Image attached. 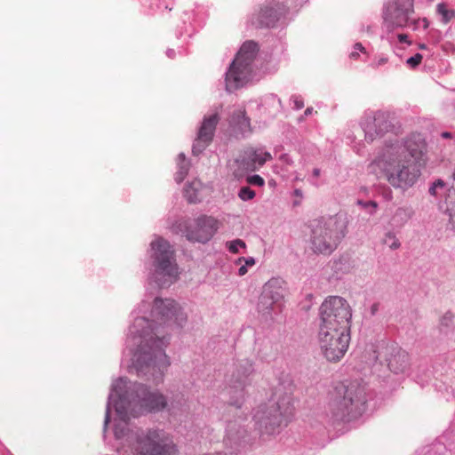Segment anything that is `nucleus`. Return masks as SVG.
Here are the masks:
<instances>
[{
	"label": "nucleus",
	"mask_w": 455,
	"mask_h": 455,
	"mask_svg": "<svg viewBox=\"0 0 455 455\" xmlns=\"http://www.w3.org/2000/svg\"><path fill=\"white\" fill-rule=\"evenodd\" d=\"M113 404L116 418L114 435L119 443V451L133 455H176V448L169 435L159 428L132 427L129 421L147 413H156L168 406L166 396L158 390L151 391L146 385L130 382L120 377L111 384L108 397L103 436L110 421V406Z\"/></svg>",
	"instance_id": "obj_1"
},
{
	"label": "nucleus",
	"mask_w": 455,
	"mask_h": 455,
	"mask_svg": "<svg viewBox=\"0 0 455 455\" xmlns=\"http://www.w3.org/2000/svg\"><path fill=\"white\" fill-rule=\"evenodd\" d=\"M132 316L133 322L129 326L122 363L127 360L130 372L145 376L158 385L170 365L165 354L170 341L168 330L182 327L187 315L175 300L155 298L153 304L142 300Z\"/></svg>",
	"instance_id": "obj_2"
},
{
	"label": "nucleus",
	"mask_w": 455,
	"mask_h": 455,
	"mask_svg": "<svg viewBox=\"0 0 455 455\" xmlns=\"http://www.w3.org/2000/svg\"><path fill=\"white\" fill-rule=\"evenodd\" d=\"M366 385L358 380L340 383L335 387L329 410L333 422L355 419L365 411Z\"/></svg>",
	"instance_id": "obj_3"
},
{
	"label": "nucleus",
	"mask_w": 455,
	"mask_h": 455,
	"mask_svg": "<svg viewBox=\"0 0 455 455\" xmlns=\"http://www.w3.org/2000/svg\"><path fill=\"white\" fill-rule=\"evenodd\" d=\"M294 411L291 394H279L276 390L273 397L260 404L253 414L254 427L260 435H272L279 433L282 426H286Z\"/></svg>",
	"instance_id": "obj_4"
},
{
	"label": "nucleus",
	"mask_w": 455,
	"mask_h": 455,
	"mask_svg": "<svg viewBox=\"0 0 455 455\" xmlns=\"http://www.w3.org/2000/svg\"><path fill=\"white\" fill-rule=\"evenodd\" d=\"M149 280L159 288L169 286L176 282L179 276V267L176 262L175 251L164 238L156 235L150 243Z\"/></svg>",
	"instance_id": "obj_5"
},
{
	"label": "nucleus",
	"mask_w": 455,
	"mask_h": 455,
	"mask_svg": "<svg viewBox=\"0 0 455 455\" xmlns=\"http://www.w3.org/2000/svg\"><path fill=\"white\" fill-rule=\"evenodd\" d=\"M398 152L399 148L385 147L377 159V164L392 187L407 189L415 184L420 172L412 160L400 156Z\"/></svg>",
	"instance_id": "obj_6"
},
{
	"label": "nucleus",
	"mask_w": 455,
	"mask_h": 455,
	"mask_svg": "<svg viewBox=\"0 0 455 455\" xmlns=\"http://www.w3.org/2000/svg\"><path fill=\"white\" fill-rule=\"evenodd\" d=\"M347 221L340 215L315 220L311 225L310 244L315 253L329 255L347 233Z\"/></svg>",
	"instance_id": "obj_7"
},
{
	"label": "nucleus",
	"mask_w": 455,
	"mask_h": 455,
	"mask_svg": "<svg viewBox=\"0 0 455 455\" xmlns=\"http://www.w3.org/2000/svg\"><path fill=\"white\" fill-rule=\"evenodd\" d=\"M258 50V44L253 41H246L243 44L226 72L225 84L228 92L243 87L252 78L253 62Z\"/></svg>",
	"instance_id": "obj_8"
},
{
	"label": "nucleus",
	"mask_w": 455,
	"mask_h": 455,
	"mask_svg": "<svg viewBox=\"0 0 455 455\" xmlns=\"http://www.w3.org/2000/svg\"><path fill=\"white\" fill-rule=\"evenodd\" d=\"M352 310L347 301L339 296H330L319 307L318 331H350Z\"/></svg>",
	"instance_id": "obj_9"
},
{
	"label": "nucleus",
	"mask_w": 455,
	"mask_h": 455,
	"mask_svg": "<svg viewBox=\"0 0 455 455\" xmlns=\"http://www.w3.org/2000/svg\"><path fill=\"white\" fill-rule=\"evenodd\" d=\"M413 14L414 0H391L383 11L384 26L388 31L404 28L417 30L419 27L427 29L429 27L427 18H414Z\"/></svg>",
	"instance_id": "obj_10"
},
{
	"label": "nucleus",
	"mask_w": 455,
	"mask_h": 455,
	"mask_svg": "<svg viewBox=\"0 0 455 455\" xmlns=\"http://www.w3.org/2000/svg\"><path fill=\"white\" fill-rule=\"evenodd\" d=\"M254 371L251 360L243 359L234 364L233 370L226 378V385L222 395L228 398V403L236 408H241L246 395V387L251 384V375Z\"/></svg>",
	"instance_id": "obj_11"
},
{
	"label": "nucleus",
	"mask_w": 455,
	"mask_h": 455,
	"mask_svg": "<svg viewBox=\"0 0 455 455\" xmlns=\"http://www.w3.org/2000/svg\"><path fill=\"white\" fill-rule=\"evenodd\" d=\"M350 340V333L339 331H318L320 350L329 362H339L345 355Z\"/></svg>",
	"instance_id": "obj_12"
},
{
	"label": "nucleus",
	"mask_w": 455,
	"mask_h": 455,
	"mask_svg": "<svg viewBox=\"0 0 455 455\" xmlns=\"http://www.w3.org/2000/svg\"><path fill=\"white\" fill-rule=\"evenodd\" d=\"M367 142L381 138L392 129L390 114L387 111L367 110L360 122Z\"/></svg>",
	"instance_id": "obj_13"
},
{
	"label": "nucleus",
	"mask_w": 455,
	"mask_h": 455,
	"mask_svg": "<svg viewBox=\"0 0 455 455\" xmlns=\"http://www.w3.org/2000/svg\"><path fill=\"white\" fill-rule=\"evenodd\" d=\"M288 12V7L275 0H267L255 11L250 22L255 28H273Z\"/></svg>",
	"instance_id": "obj_14"
},
{
	"label": "nucleus",
	"mask_w": 455,
	"mask_h": 455,
	"mask_svg": "<svg viewBox=\"0 0 455 455\" xmlns=\"http://www.w3.org/2000/svg\"><path fill=\"white\" fill-rule=\"evenodd\" d=\"M272 158L271 154L263 148H248L235 162L233 174L235 179L244 178L249 172H255Z\"/></svg>",
	"instance_id": "obj_15"
},
{
	"label": "nucleus",
	"mask_w": 455,
	"mask_h": 455,
	"mask_svg": "<svg viewBox=\"0 0 455 455\" xmlns=\"http://www.w3.org/2000/svg\"><path fill=\"white\" fill-rule=\"evenodd\" d=\"M218 221L208 216H201L185 225V235L188 241L206 243L216 233Z\"/></svg>",
	"instance_id": "obj_16"
},
{
	"label": "nucleus",
	"mask_w": 455,
	"mask_h": 455,
	"mask_svg": "<svg viewBox=\"0 0 455 455\" xmlns=\"http://www.w3.org/2000/svg\"><path fill=\"white\" fill-rule=\"evenodd\" d=\"M378 357L384 358L388 369L394 374L404 375L410 370L409 354L396 344H387L379 352Z\"/></svg>",
	"instance_id": "obj_17"
},
{
	"label": "nucleus",
	"mask_w": 455,
	"mask_h": 455,
	"mask_svg": "<svg viewBox=\"0 0 455 455\" xmlns=\"http://www.w3.org/2000/svg\"><path fill=\"white\" fill-rule=\"evenodd\" d=\"M386 148H399L397 155L404 158H410L415 162L422 160L427 152V144L420 134H412L403 142L395 140L386 145Z\"/></svg>",
	"instance_id": "obj_18"
},
{
	"label": "nucleus",
	"mask_w": 455,
	"mask_h": 455,
	"mask_svg": "<svg viewBox=\"0 0 455 455\" xmlns=\"http://www.w3.org/2000/svg\"><path fill=\"white\" fill-rule=\"evenodd\" d=\"M219 121L220 116L218 111L204 116L198 129L197 137L192 146L194 156L201 154L212 142Z\"/></svg>",
	"instance_id": "obj_19"
},
{
	"label": "nucleus",
	"mask_w": 455,
	"mask_h": 455,
	"mask_svg": "<svg viewBox=\"0 0 455 455\" xmlns=\"http://www.w3.org/2000/svg\"><path fill=\"white\" fill-rule=\"evenodd\" d=\"M226 431L224 443L231 454L240 451L248 443L246 429L236 420L229 421Z\"/></svg>",
	"instance_id": "obj_20"
},
{
	"label": "nucleus",
	"mask_w": 455,
	"mask_h": 455,
	"mask_svg": "<svg viewBox=\"0 0 455 455\" xmlns=\"http://www.w3.org/2000/svg\"><path fill=\"white\" fill-rule=\"evenodd\" d=\"M230 126L237 129L244 136L251 131L250 119L246 116L243 108L235 109L229 118Z\"/></svg>",
	"instance_id": "obj_21"
},
{
	"label": "nucleus",
	"mask_w": 455,
	"mask_h": 455,
	"mask_svg": "<svg viewBox=\"0 0 455 455\" xmlns=\"http://www.w3.org/2000/svg\"><path fill=\"white\" fill-rule=\"evenodd\" d=\"M262 293H264V298H269L270 299L276 301L278 304H281V301L283 299L282 281L278 278L270 279L263 286Z\"/></svg>",
	"instance_id": "obj_22"
},
{
	"label": "nucleus",
	"mask_w": 455,
	"mask_h": 455,
	"mask_svg": "<svg viewBox=\"0 0 455 455\" xmlns=\"http://www.w3.org/2000/svg\"><path fill=\"white\" fill-rule=\"evenodd\" d=\"M414 212L410 206L399 207L390 219V225L394 228H403L413 216Z\"/></svg>",
	"instance_id": "obj_23"
},
{
	"label": "nucleus",
	"mask_w": 455,
	"mask_h": 455,
	"mask_svg": "<svg viewBox=\"0 0 455 455\" xmlns=\"http://www.w3.org/2000/svg\"><path fill=\"white\" fill-rule=\"evenodd\" d=\"M201 189V181L198 180H194L186 185L184 188V196L190 204H196L200 201Z\"/></svg>",
	"instance_id": "obj_24"
},
{
	"label": "nucleus",
	"mask_w": 455,
	"mask_h": 455,
	"mask_svg": "<svg viewBox=\"0 0 455 455\" xmlns=\"http://www.w3.org/2000/svg\"><path fill=\"white\" fill-rule=\"evenodd\" d=\"M446 212L449 215L448 228L455 230V189H450L445 198Z\"/></svg>",
	"instance_id": "obj_25"
},
{
	"label": "nucleus",
	"mask_w": 455,
	"mask_h": 455,
	"mask_svg": "<svg viewBox=\"0 0 455 455\" xmlns=\"http://www.w3.org/2000/svg\"><path fill=\"white\" fill-rule=\"evenodd\" d=\"M275 307L281 310V304H278L269 298H264V293H261L258 303L259 311L263 314H270L272 311L275 310Z\"/></svg>",
	"instance_id": "obj_26"
},
{
	"label": "nucleus",
	"mask_w": 455,
	"mask_h": 455,
	"mask_svg": "<svg viewBox=\"0 0 455 455\" xmlns=\"http://www.w3.org/2000/svg\"><path fill=\"white\" fill-rule=\"evenodd\" d=\"M440 332L448 335L453 330V315L451 312H446L440 319L439 324Z\"/></svg>",
	"instance_id": "obj_27"
},
{
	"label": "nucleus",
	"mask_w": 455,
	"mask_h": 455,
	"mask_svg": "<svg viewBox=\"0 0 455 455\" xmlns=\"http://www.w3.org/2000/svg\"><path fill=\"white\" fill-rule=\"evenodd\" d=\"M436 12L441 16V22L443 24L449 23L455 18V11L448 9L444 3H440L436 5Z\"/></svg>",
	"instance_id": "obj_28"
},
{
	"label": "nucleus",
	"mask_w": 455,
	"mask_h": 455,
	"mask_svg": "<svg viewBox=\"0 0 455 455\" xmlns=\"http://www.w3.org/2000/svg\"><path fill=\"white\" fill-rule=\"evenodd\" d=\"M262 104L269 108H272L275 112H279L282 109L281 100L273 93L266 95L262 100Z\"/></svg>",
	"instance_id": "obj_29"
},
{
	"label": "nucleus",
	"mask_w": 455,
	"mask_h": 455,
	"mask_svg": "<svg viewBox=\"0 0 455 455\" xmlns=\"http://www.w3.org/2000/svg\"><path fill=\"white\" fill-rule=\"evenodd\" d=\"M189 166L190 165L188 161L177 162L178 171L176 172L174 177L177 183H181L184 180L188 173Z\"/></svg>",
	"instance_id": "obj_30"
},
{
	"label": "nucleus",
	"mask_w": 455,
	"mask_h": 455,
	"mask_svg": "<svg viewBox=\"0 0 455 455\" xmlns=\"http://www.w3.org/2000/svg\"><path fill=\"white\" fill-rule=\"evenodd\" d=\"M383 243L387 245L391 250H396L401 246V243L393 232L385 234Z\"/></svg>",
	"instance_id": "obj_31"
},
{
	"label": "nucleus",
	"mask_w": 455,
	"mask_h": 455,
	"mask_svg": "<svg viewBox=\"0 0 455 455\" xmlns=\"http://www.w3.org/2000/svg\"><path fill=\"white\" fill-rule=\"evenodd\" d=\"M356 204L360 205L363 209L366 210L370 215L375 214L378 208V204L372 200H357Z\"/></svg>",
	"instance_id": "obj_32"
},
{
	"label": "nucleus",
	"mask_w": 455,
	"mask_h": 455,
	"mask_svg": "<svg viewBox=\"0 0 455 455\" xmlns=\"http://www.w3.org/2000/svg\"><path fill=\"white\" fill-rule=\"evenodd\" d=\"M255 191L252 190L251 188L245 186L242 187L238 192V197L242 201H249L255 197Z\"/></svg>",
	"instance_id": "obj_33"
},
{
	"label": "nucleus",
	"mask_w": 455,
	"mask_h": 455,
	"mask_svg": "<svg viewBox=\"0 0 455 455\" xmlns=\"http://www.w3.org/2000/svg\"><path fill=\"white\" fill-rule=\"evenodd\" d=\"M227 247L231 253H237L240 248H245V243L241 239H235L227 243Z\"/></svg>",
	"instance_id": "obj_34"
},
{
	"label": "nucleus",
	"mask_w": 455,
	"mask_h": 455,
	"mask_svg": "<svg viewBox=\"0 0 455 455\" xmlns=\"http://www.w3.org/2000/svg\"><path fill=\"white\" fill-rule=\"evenodd\" d=\"M245 178H246V182L249 185L255 186V187H263L265 185L264 179L258 174H253V175L247 174L245 176Z\"/></svg>",
	"instance_id": "obj_35"
},
{
	"label": "nucleus",
	"mask_w": 455,
	"mask_h": 455,
	"mask_svg": "<svg viewBox=\"0 0 455 455\" xmlns=\"http://www.w3.org/2000/svg\"><path fill=\"white\" fill-rule=\"evenodd\" d=\"M423 56L420 53H416L413 56L410 57L406 60V64L411 68H417L422 61Z\"/></svg>",
	"instance_id": "obj_36"
},
{
	"label": "nucleus",
	"mask_w": 455,
	"mask_h": 455,
	"mask_svg": "<svg viewBox=\"0 0 455 455\" xmlns=\"http://www.w3.org/2000/svg\"><path fill=\"white\" fill-rule=\"evenodd\" d=\"M444 188L445 183L442 180H437L431 185L428 191L430 195L435 196L438 195V190H443Z\"/></svg>",
	"instance_id": "obj_37"
},
{
	"label": "nucleus",
	"mask_w": 455,
	"mask_h": 455,
	"mask_svg": "<svg viewBox=\"0 0 455 455\" xmlns=\"http://www.w3.org/2000/svg\"><path fill=\"white\" fill-rule=\"evenodd\" d=\"M242 262H244V265H246L247 267H252L256 263L255 259L253 257H241L236 260V264H241Z\"/></svg>",
	"instance_id": "obj_38"
},
{
	"label": "nucleus",
	"mask_w": 455,
	"mask_h": 455,
	"mask_svg": "<svg viewBox=\"0 0 455 455\" xmlns=\"http://www.w3.org/2000/svg\"><path fill=\"white\" fill-rule=\"evenodd\" d=\"M291 100L293 101L295 109L299 110L304 107V100L300 96L293 95Z\"/></svg>",
	"instance_id": "obj_39"
},
{
	"label": "nucleus",
	"mask_w": 455,
	"mask_h": 455,
	"mask_svg": "<svg viewBox=\"0 0 455 455\" xmlns=\"http://www.w3.org/2000/svg\"><path fill=\"white\" fill-rule=\"evenodd\" d=\"M293 196L298 199L293 201V206H299L301 204V200L303 198V192L300 188H295L293 191Z\"/></svg>",
	"instance_id": "obj_40"
},
{
	"label": "nucleus",
	"mask_w": 455,
	"mask_h": 455,
	"mask_svg": "<svg viewBox=\"0 0 455 455\" xmlns=\"http://www.w3.org/2000/svg\"><path fill=\"white\" fill-rule=\"evenodd\" d=\"M364 52V47L362 45L361 43H356L354 45V51L350 53V58L356 59L357 56H358V52Z\"/></svg>",
	"instance_id": "obj_41"
},
{
	"label": "nucleus",
	"mask_w": 455,
	"mask_h": 455,
	"mask_svg": "<svg viewBox=\"0 0 455 455\" xmlns=\"http://www.w3.org/2000/svg\"><path fill=\"white\" fill-rule=\"evenodd\" d=\"M279 161L287 167L293 164V161L288 154H282L279 156Z\"/></svg>",
	"instance_id": "obj_42"
},
{
	"label": "nucleus",
	"mask_w": 455,
	"mask_h": 455,
	"mask_svg": "<svg viewBox=\"0 0 455 455\" xmlns=\"http://www.w3.org/2000/svg\"><path fill=\"white\" fill-rule=\"evenodd\" d=\"M397 37L400 43L411 44V42L408 40V36L406 34H399Z\"/></svg>",
	"instance_id": "obj_43"
},
{
	"label": "nucleus",
	"mask_w": 455,
	"mask_h": 455,
	"mask_svg": "<svg viewBox=\"0 0 455 455\" xmlns=\"http://www.w3.org/2000/svg\"><path fill=\"white\" fill-rule=\"evenodd\" d=\"M248 272V267H246V265L243 264L240 266V267L238 268V275L240 276H243L246 273Z\"/></svg>",
	"instance_id": "obj_44"
},
{
	"label": "nucleus",
	"mask_w": 455,
	"mask_h": 455,
	"mask_svg": "<svg viewBox=\"0 0 455 455\" xmlns=\"http://www.w3.org/2000/svg\"><path fill=\"white\" fill-rule=\"evenodd\" d=\"M387 58L382 57V58L379 59V60H378V61H377L376 63H374V64H372V65H373V67H374V68H378V67H379V66H382V65L386 64V63H387Z\"/></svg>",
	"instance_id": "obj_45"
},
{
	"label": "nucleus",
	"mask_w": 455,
	"mask_h": 455,
	"mask_svg": "<svg viewBox=\"0 0 455 455\" xmlns=\"http://www.w3.org/2000/svg\"><path fill=\"white\" fill-rule=\"evenodd\" d=\"M379 303H373L371 307V314L372 315H376L377 312L379 311Z\"/></svg>",
	"instance_id": "obj_46"
},
{
	"label": "nucleus",
	"mask_w": 455,
	"mask_h": 455,
	"mask_svg": "<svg viewBox=\"0 0 455 455\" xmlns=\"http://www.w3.org/2000/svg\"><path fill=\"white\" fill-rule=\"evenodd\" d=\"M166 55H167L169 58L173 59V58H174V56H175V51H174V50H172V49H168V50L166 51Z\"/></svg>",
	"instance_id": "obj_47"
},
{
	"label": "nucleus",
	"mask_w": 455,
	"mask_h": 455,
	"mask_svg": "<svg viewBox=\"0 0 455 455\" xmlns=\"http://www.w3.org/2000/svg\"><path fill=\"white\" fill-rule=\"evenodd\" d=\"M183 161H187L186 156L184 153H180L177 157V162H183Z\"/></svg>",
	"instance_id": "obj_48"
},
{
	"label": "nucleus",
	"mask_w": 455,
	"mask_h": 455,
	"mask_svg": "<svg viewBox=\"0 0 455 455\" xmlns=\"http://www.w3.org/2000/svg\"><path fill=\"white\" fill-rule=\"evenodd\" d=\"M320 173H321L320 169H318V168H315V169L313 170V172H312V174H313V178H315V179H316V178H318V177L320 176Z\"/></svg>",
	"instance_id": "obj_49"
},
{
	"label": "nucleus",
	"mask_w": 455,
	"mask_h": 455,
	"mask_svg": "<svg viewBox=\"0 0 455 455\" xmlns=\"http://www.w3.org/2000/svg\"><path fill=\"white\" fill-rule=\"evenodd\" d=\"M314 111V108H307L305 112H304V116H310Z\"/></svg>",
	"instance_id": "obj_50"
},
{
	"label": "nucleus",
	"mask_w": 455,
	"mask_h": 455,
	"mask_svg": "<svg viewBox=\"0 0 455 455\" xmlns=\"http://www.w3.org/2000/svg\"><path fill=\"white\" fill-rule=\"evenodd\" d=\"M441 136L444 139L451 138V133L449 132H442Z\"/></svg>",
	"instance_id": "obj_51"
},
{
	"label": "nucleus",
	"mask_w": 455,
	"mask_h": 455,
	"mask_svg": "<svg viewBox=\"0 0 455 455\" xmlns=\"http://www.w3.org/2000/svg\"><path fill=\"white\" fill-rule=\"evenodd\" d=\"M419 48L420 50H426V49H427V44H420L419 45Z\"/></svg>",
	"instance_id": "obj_52"
},
{
	"label": "nucleus",
	"mask_w": 455,
	"mask_h": 455,
	"mask_svg": "<svg viewBox=\"0 0 455 455\" xmlns=\"http://www.w3.org/2000/svg\"><path fill=\"white\" fill-rule=\"evenodd\" d=\"M310 182H311V184H313L314 186H317V183H316L315 181L311 180Z\"/></svg>",
	"instance_id": "obj_53"
},
{
	"label": "nucleus",
	"mask_w": 455,
	"mask_h": 455,
	"mask_svg": "<svg viewBox=\"0 0 455 455\" xmlns=\"http://www.w3.org/2000/svg\"><path fill=\"white\" fill-rule=\"evenodd\" d=\"M295 180H300V178L297 176V177L295 178Z\"/></svg>",
	"instance_id": "obj_54"
},
{
	"label": "nucleus",
	"mask_w": 455,
	"mask_h": 455,
	"mask_svg": "<svg viewBox=\"0 0 455 455\" xmlns=\"http://www.w3.org/2000/svg\"><path fill=\"white\" fill-rule=\"evenodd\" d=\"M453 178H454V180H455V169H454V172H453Z\"/></svg>",
	"instance_id": "obj_55"
}]
</instances>
